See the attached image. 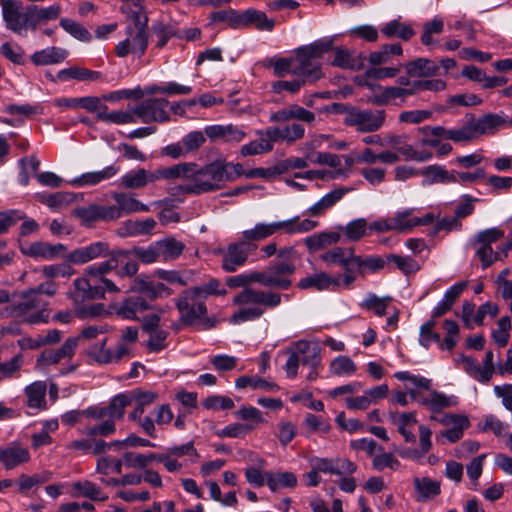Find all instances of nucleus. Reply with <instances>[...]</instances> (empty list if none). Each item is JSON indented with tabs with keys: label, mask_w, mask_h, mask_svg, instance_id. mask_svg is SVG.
Returning <instances> with one entry per match:
<instances>
[{
	"label": "nucleus",
	"mask_w": 512,
	"mask_h": 512,
	"mask_svg": "<svg viewBox=\"0 0 512 512\" xmlns=\"http://www.w3.org/2000/svg\"><path fill=\"white\" fill-rule=\"evenodd\" d=\"M189 165V172L181 177L189 178L191 183L181 186V190L188 194H202L220 189L225 182H231L242 176L243 166L240 163H231L216 160L202 168L195 163H180Z\"/></svg>",
	"instance_id": "f257e3e1"
},
{
	"label": "nucleus",
	"mask_w": 512,
	"mask_h": 512,
	"mask_svg": "<svg viewBox=\"0 0 512 512\" xmlns=\"http://www.w3.org/2000/svg\"><path fill=\"white\" fill-rule=\"evenodd\" d=\"M282 302V295L272 290H261L252 287L244 288L233 299L240 309L231 316L233 323H241L260 318L265 309L275 308Z\"/></svg>",
	"instance_id": "f03ea898"
},
{
	"label": "nucleus",
	"mask_w": 512,
	"mask_h": 512,
	"mask_svg": "<svg viewBox=\"0 0 512 512\" xmlns=\"http://www.w3.org/2000/svg\"><path fill=\"white\" fill-rule=\"evenodd\" d=\"M334 38H321L310 44L298 47L294 52L295 65L292 74L302 77L308 83H315L324 74L320 59L333 49Z\"/></svg>",
	"instance_id": "7ed1b4c3"
},
{
	"label": "nucleus",
	"mask_w": 512,
	"mask_h": 512,
	"mask_svg": "<svg viewBox=\"0 0 512 512\" xmlns=\"http://www.w3.org/2000/svg\"><path fill=\"white\" fill-rule=\"evenodd\" d=\"M128 19L130 22L125 29L126 37L116 45L115 53L121 58L129 54L141 58L145 54L149 43V19L144 8L129 11Z\"/></svg>",
	"instance_id": "20e7f679"
},
{
	"label": "nucleus",
	"mask_w": 512,
	"mask_h": 512,
	"mask_svg": "<svg viewBox=\"0 0 512 512\" xmlns=\"http://www.w3.org/2000/svg\"><path fill=\"white\" fill-rule=\"evenodd\" d=\"M386 120V111L383 109H362L356 106L345 110L344 123L355 127L361 133H374L380 130Z\"/></svg>",
	"instance_id": "39448f33"
},
{
	"label": "nucleus",
	"mask_w": 512,
	"mask_h": 512,
	"mask_svg": "<svg viewBox=\"0 0 512 512\" xmlns=\"http://www.w3.org/2000/svg\"><path fill=\"white\" fill-rule=\"evenodd\" d=\"M2 16L6 28L18 35L33 31L32 5L24 6L17 0H3Z\"/></svg>",
	"instance_id": "423d86ee"
},
{
	"label": "nucleus",
	"mask_w": 512,
	"mask_h": 512,
	"mask_svg": "<svg viewBox=\"0 0 512 512\" xmlns=\"http://www.w3.org/2000/svg\"><path fill=\"white\" fill-rule=\"evenodd\" d=\"M296 272V265L279 264L271 262L264 270L256 271V283L264 287L279 290H288L292 284V276Z\"/></svg>",
	"instance_id": "0eeeda50"
},
{
	"label": "nucleus",
	"mask_w": 512,
	"mask_h": 512,
	"mask_svg": "<svg viewBox=\"0 0 512 512\" xmlns=\"http://www.w3.org/2000/svg\"><path fill=\"white\" fill-rule=\"evenodd\" d=\"M45 306L46 303L37 295L36 290H28L23 292L21 300L14 305L13 312L32 324L47 322L49 313Z\"/></svg>",
	"instance_id": "6e6552de"
},
{
	"label": "nucleus",
	"mask_w": 512,
	"mask_h": 512,
	"mask_svg": "<svg viewBox=\"0 0 512 512\" xmlns=\"http://www.w3.org/2000/svg\"><path fill=\"white\" fill-rule=\"evenodd\" d=\"M320 259L328 266L339 265L344 269L340 280L344 283V288L349 289L356 281L354 274V249L351 247H334L320 255Z\"/></svg>",
	"instance_id": "1a4fd4ad"
},
{
	"label": "nucleus",
	"mask_w": 512,
	"mask_h": 512,
	"mask_svg": "<svg viewBox=\"0 0 512 512\" xmlns=\"http://www.w3.org/2000/svg\"><path fill=\"white\" fill-rule=\"evenodd\" d=\"M176 307L185 325H193L207 314L205 301L191 289L185 290L176 300Z\"/></svg>",
	"instance_id": "9d476101"
},
{
	"label": "nucleus",
	"mask_w": 512,
	"mask_h": 512,
	"mask_svg": "<svg viewBox=\"0 0 512 512\" xmlns=\"http://www.w3.org/2000/svg\"><path fill=\"white\" fill-rule=\"evenodd\" d=\"M107 337L89 343L86 347L87 356L98 364L117 363L130 353V348L124 343H118L114 350L106 347Z\"/></svg>",
	"instance_id": "9b49d317"
},
{
	"label": "nucleus",
	"mask_w": 512,
	"mask_h": 512,
	"mask_svg": "<svg viewBox=\"0 0 512 512\" xmlns=\"http://www.w3.org/2000/svg\"><path fill=\"white\" fill-rule=\"evenodd\" d=\"M165 98H150L142 101L134 108V114L144 123L166 122L169 120Z\"/></svg>",
	"instance_id": "f8f14e48"
},
{
	"label": "nucleus",
	"mask_w": 512,
	"mask_h": 512,
	"mask_svg": "<svg viewBox=\"0 0 512 512\" xmlns=\"http://www.w3.org/2000/svg\"><path fill=\"white\" fill-rule=\"evenodd\" d=\"M222 255L221 267L224 271L232 273L245 265L250 254H254L240 238L219 251Z\"/></svg>",
	"instance_id": "ddd939ff"
},
{
	"label": "nucleus",
	"mask_w": 512,
	"mask_h": 512,
	"mask_svg": "<svg viewBox=\"0 0 512 512\" xmlns=\"http://www.w3.org/2000/svg\"><path fill=\"white\" fill-rule=\"evenodd\" d=\"M109 251L110 247L107 242L97 241L71 251L66 259L69 263L82 265L98 258H106Z\"/></svg>",
	"instance_id": "4468645a"
},
{
	"label": "nucleus",
	"mask_w": 512,
	"mask_h": 512,
	"mask_svg": "<svg viewBox=\"0 0 512 512\" xmlns=\"http://www.w3.org/2000/svg\"><path fill=\"white\" fill-rule=\"evenodd\" d=\"M73 287L74 290L70 293V298L76 304L104 299L103 289L98 287V284H95L91 278L85 274L73 281Z\"/></svg>",
	"instance_id": "2eb2a0df"
},
{
	"label": "nucleus",
	"mask_w": 512,
	"mask_h": 512,
	"mask_svg": "<svg viewBox=\"0 0 512 512\" xmlns=\"http://www.w3.org/2000/svg\"><path fill=\"white\" fill-rule=\"evenodd\" d=\"M297 287L302 290L313 288L317 291H335L340 287L344 288V283H342L339 277H334L329 273L322 271L300 279L297 283Z\"/></svg>",
	"instance_id": "dca6fc26"
},
{
	"label": "nucleus",
	"mask_w": 512,
	"mask_h": 512,
	"mask_svg": "<svg viewBox=\"0 0 512 512\" xmlns=\"http://www.w3.org/2000/svg\"><path fill=\"white\" fill-rule=\"evenodd\" d=\"M151 308V305L143 296L133 295L124 298L115 308V313L123 319L139 321V314H142Z\"/></svg>",
	"instance_id": "f3484780"
},
{
	"label": "nucleus",
	"mask_w": 512,
	"mask_h": 512,
	"mask_svg": "<svg viewBox=\"0 0 512 512\" xmlns=\"http://www.w3.org/2000/svg\"><path fill=\"white\" fill-rule=\"evenodd\" d=\"M408 76L414 78H431L441 76L440 66L433 60L419 57L403 65Z\"/></svg>",
	"instance_id": "a211bd4d"
},
{
	"label": "nucleus",
	"mask_w": 512,
	"mask_h": 512,
	"mask_svg": "<svg viewBox=\"0 0 512 512\" xmlns=\"http://www.w3.org/2000/svg\"><path fill=\"white\" fill-rule=\"evenodd\" d=\"M130 291L143 294L151 300H155L163 294H171V290L164 283L150 280L146 276L136 277L131 284Z\"/></svg>",
	"instance_id": "6ab92c4d"
},
{
	"label": "nucleus",
	"mask_w": 512,
	"mask_h": 512,
	"mask_svg": "<svg viewBox=\"0 0 512 512\" xmlns=\"http://www.w3.org/2000/svg\"><path fill=\"white\" fill-rule=\"evenodd\" d=\"M108 206L89 204L88 206L77 207L73 210V215L79 218L83 223L89 224L98 220L111 221L115 216L114 209H108Z\"/></svg>",
	"instance_id": "aec40b11"
},
{
	"label": "nucleus",
	"mask_w": 512,
	"mask_h": 512,
	"mask_svg": "<svg viewBox=\"0 0 512 512\" xmlns=\"http://www.w3.org/2000/svg\"><path fill=\"white\" fill-rule=\"evenodd\" d=\"M274 235L271 222H257L253 227L244 230L241 233L240 240H242L247 248H250L255 253L259 246L258 243L268 239Z\"/></svg>",
	"instance_id": "412c9836"
},
{
	"label": "nucleus",
	"mask_w": 512,
	"mask_h": 512,
	"mask_svg": "<svg viewBox=\"0 0 512 512\" xmlns=\"http://www.w3.org/2000/svg\"><path fill=\"white\" fill-rule=\"evenodd\" d=\"M113 257L117 266L116 274L120 277H133L139 270V265L133 248L113 249Z\"/></svg>",
	"instance_id": "4be33fe9"
},
{
	"label": "nucleus",
	"mask_w": 512,
	"mask_h": 512,
	"mask_svg": "<svg viewBox=\"0 0 512 512\" xmlns=\"http://www.w3.org/2000/svg\"><path fill=\"white\" fill-rule=\"evenodd\" d=\"M264 134L268 136L270 143L273 145L275 142L279 141L294 143L295 141L302 139L304 137L305 129L303 125L293 123L292 125L285 126L283 128L275 126L268 127L265 129Z\"/></svg>",
	"instance_id": "5701e85b"
},
{
	"label": "nucleus",
	"mask_w": 512,
	"mask_h": 512,
	"mask_svg": "<svg viewBox=\"0 0 512 512\" xmlns=\"http://www.w3.org/2000/svg\"><path fill=\"white\" fill-rule=\"evenodd\" d=\"M334 59L330 64L345 70L358 71L363 67V59L355 50H349L343 46L334 47Z\"/></svg>",
	"instance_id": "b1692460"
},
{
	"label": "nucleus",
	"mask_w": 512,
	"mask_h": 512,
	"mask_svg": "<svg viewBox=\"0 0 512 512\" xmlns=\"http://www.w3.org/2000/svg\"><path fill=\"white\" fill-rule=\"evenodd\" d=\"M29 460L30 453L27 448L14 443L6 447H0V463L7 470L14 469Z\"/></svg>",
	"instance_id": "393cba45"
},
{
	"label": "nucleus",
	"mask_w": 512,
	"mask_h": 512,
	"mask_svg": "<svg viewBox=\"0 0 512 512\" xmlns=\"http://www.w3.org/2000/svg\"><path fill=\"white\" fill-rule=\"evenodd\" d=\"M113 199L116 205L108 206V209L116 210L115 214L117 216H115L113 220L119 219L124 214L149 211V207L146 204L141 203L138 199L125 193H115Z\"/></svg>",
	"instance_id": "a878e982"
},
{
	"label": "nucleus",
	"mask_w": 512,
	"mask_h": 512,
	"mask_svg": "<svg viewBox=\"0 0 512 512\" xmlns=\"http://www.w3.org/2000/svg\"><path fill=\"white\" fill-rule=\"evenodd\" d=\"M66 250V246L61 243L50 244L43 241L33 242L28 247L21 249L24 255L33 258H43L46 260L55 259L58 255L65 252Z\"/></svg>",
	"instance_id": "bb28decb"
},
{
	"label": "nucleus",
	"mask_w": 512,
	"mask_h": 512,
	"mask_svg": "<svg viewBox=\"0 0 512 512\" xmlns=\"http://www.w3.org/2000/svg\"><path fill=\"white\" fill-rule=\"evenodd\" d=\"M205 134L211 140L221 139L225 142L239 143L246 137V132L238 126L210 125L205 128Z\"/></svg>",
	"instance_id": "cd10ccee"
},
{
	"label": "nucleus",
	"mask_w": 512,
	"mask_h": 512,
	"mask_svg": "<svg viewBox=\"0 0 512 512\" xmlns=\"http://www.w3.org/2000/svg\"><path fill=\"white\" fill-rule=\"evenodd\" d=\"M77 346L78 339L67 338L60 348L44 351L38 361H41L44 365H55L62 360H70L74 356Z\"/></svg>",
	"instance_id": "c85d7f7f"
},
{
	"label": "nucleus",
	"mask_w": 512,
	"mask_h": 512,
	"mask_svg": "<svg viewBox=\"0 0 512 512\" xmlns=\"http://www.w3.org/2000/svg\"><path fill=\"white\" fill-rule=\"evenodd\" d=\"M189 165H173L170 167H161L156 170H147L143 168V176L145 186L154 184L162 179H175L180 178L189 172Z\"/></svg>",
	"instance_id": "c756f323"
},
{
	"label": "nucleus",
	"mask_w": 512,
	"mask_h": 512,
	"mask_svg": "<svg viewBox=\"0 0 512 512\" xmlns=\"http://www.w3.org/2000/svg\"><path fill=\"white\" fill-rule=\"evenodd\" d=\"M392 423L397 426L398 432L403 436L406 443H415L416 435L413 432L417 424L415 412L390 413Z\"/></svg>",
	"instance_id": "7c9ffc66"
},
{
	"label": "nucleus",
	"mask_w": 512,
	"mask_h": 512,
	"mask_svg": "<svg viewBox=\"0 0 512 512\" xmlns=\"http://www.w3.org/2000/svg\"><path fill=\"white\" fill-rule=\"evenodd\" d=\"M119 167L109 165L102 170L83 173L74 178L70 184L76 187L94 186L105 180L111 179L119 172Z\"/></svg>",
	"instance_id": "2f4dec72"
},
{
	"label": "nucleus",
	"mask_w": 512,
	"mask_h": 512,
	"mask_svg": "<svg viewBox=\"0 0 512 512\" xmlns=\"http://www.w3.org/2000/svg\"><path fill=\"white\" fill-rule=\"evenodd\" d=\"M413 485L416 492L415 499L418 502H426L441 493L440 482L429 477H415Z\"/></svg>",
	"instance_id": "473e14b6"
},
{
	"label": "nucleus",
	"mask_w": 512,
	"mask_h": 512,
	"mask_svg": "<svg viewBox=\"0 0 512 512\" xmlns=\"http://www.w3.org/2000/svg\"><path fill=\"white\" fill-rule=\"evenodd\" d=\"M445 425H452L451 428L443 431L440 436L447 439L450 443L459 441L464 434V430L469 427V420L466 416L447 415L441 421Z\"/></svg>",
	"instance_id": "72a5a7b5"
},
{
	"label": "nucleus",
	"mask_w": 512,
	"mask_h": 512,
	"mask_svg": "<svg viewBox=\"0 0 512 512\" xmlns=\"http://www.w3.org/2000/svg\"><path fill=\"white\" fill-rule=\"evenodd\" d=\"M468 120L472 127L475 138L478 135L491 133L494 131V129L506 123V121L500 115L492 113L486 114L478 119L471 116Z\"/></svg>",
	"instance_id": "f704fd0d"
},
{
	"label": "nucleus",
	"mask_w": 512,
	"mask_h": 512,
	"mask_svg": "<svg viewBox=\"0 0 512 512\" xmlns=\"http://www.w3.org/2000/svg\"><path fill=\"white\" fill-rule=\"evenodd\" d=\"M68 56V52L60 47H47L36 51L31 55V61L37 66L53 65L63 62Z\"/></svg>",
	"instance_id": "c9c22d12"
},
{
	"label": "nucleus",
	"mask_w": 512,
	"mask_h": 512,
	"mask_svg": "<svg viewBox=\"0 0 512 512\" xmlns=\"http://www.w3.org/2000/svg\"><path fill=\"white\" fill-rule=\"evenodd\" d=\"M349 191V188L343 187L330 191L329 193L324 195L318 202L312 205L307 210V213L313 217L322 215L326 210L333 207L337 202H339Z\"/></svg>",
	"instance_id": "e433bc0d"
},
{
	"label": "nucleus",
	"mask_w": 512,
	"mask_h": 512,
	"mask_svg": "<svg viewBox=\"0 0 512 512\" xmlns=\"http://www.w3.org/2000/svg\"><path fill=\"white\" fill-rule=\"evenodd\" d=\"M468 282H459L451 286L444 294L443 299L434 308L432 317L439 318L446 312L451 310L456 299L461 295L464 289L467 287Z\"/></svg>",
	"instance_id": "4c0bfd02"
},
{
	"label": "nucleus",
	"mask_w": 512,
	"mask_h": 512,
	"mask_svg": "<svg viewBox=\"0 0 512 512\" xmlns=\"http://www.w3.org/2000/svg\"><path fill=\"white\" fill-rule=\"evenodd\" d=\"M297 353L304 366L318 367L321 363V348L318 344L308 341H299L296 344Z\"/></svg>",
	"instance_id": "58836bf2"
},
{
	"label": "nucleus",
	"mask_w": 512,
	"mask_h": 512,
	"mask_svg": "<svg viewBox=\"0 0 512 512\" xmlns=\"http://www.w3.org/2000/svg\"><path fill=\"white\" fill-rule=\"evenodd\" d=\"M249 25H254L256 29L261 31H272L275 22L273 19L268 18L263 11L247 9L242 12V27Z\"/></svg>",
	"instance_id": "ea45409f"
},
{
	"label": "nucleus",
	"mask_w": 512,
	"mask_h": 512,
	"mask_svg": "<svg viewBox=\"0 0 512 512\" xmlns=\"http://www.w3.org/2000/svg\"><path fill=\"white\" fill-rule=\"evenodd\" d=\"M46 391L47 385L44 381H36L25 388L27 396V405L30 408L44 410L46 409Z\"/></svg>",
	"instance_id": "a19ab883"
},
{
	"label": "nucleus",
	"mask_w": 512,
	"mask_h": 512,
	"mask_svg": "<svg viewBox=\"0 0 512 512\" xmlns=\"http://www.w3.org/2000/svg\"><path fill=\"white\" fill-rule=\"evenodd\" d=\"M265 130H257L259 139L250 141L240 149V155L243 157L265 154L273 150V144L270 143L268 136L264 134Z\"/></svg>",
	"instance_id": "79ce46f5"
},
{
	"label": "nucleus",
	"mask_w": 512,
	"mask_h": 512,
	"mask_svg": "<svg viewBox=\"0 0 512 512\" xmlns=\"http://www.w3.org/2000/svg\"><path fill=\"white\" fill-rule=\"evenodd\" d=\"M156 242L162 261L177 259L185 249V244L173 237H167Z\"/></svg>",
	"instance_id": "37998d69"
},
{
	"label": "nucleus",
	"mask_w": 512,
	"mask_h": 512,
	"mask_svg": "<svg viewBox=\"0 0 512 512\" xmlns=\"http://www.w3.org/2000/svg\"><path fill=\"white\" fill-rule=\"evenodd\" d=\"M381 33L386 38H400L403 41H408L415 35L414 29L411 25L404 24L400 21V18L394 19L386 23L381 28Z\"/></svg>",
	"instance_id": "c03bdc74"
},
{
	"label": "nucleus",
	"mask_w": 512,
	"mask_h": 512,
	"mask_svg": "<svg viewBox=\"0 0 512 512\" xmlns=\"http://www.w3.org/2000/svg\"><path fill=\"white\" fill-rule=\"evenodd\" d=\"M61 11L62 9L59 4L49 7H39L32 4L33 31H36L38 26L45 25L49 21L59 18Z\"/></svg>",
	"instance_id": "a18cd8bd"
},
{
	"label": "nucleus",
	"mask_w": 512,
	"mask_h": 512,
	"mask_svg": "<svg viewBox=\"0 0 512 512\" xmlns=\"http://www.w3.org/2000/svg\"><path fill=\"white\" fill-rule=\"evenodd\" d=\"M100 78V72L78 66L62 69L57 73V79L61 81H67L69 79H76L78 81H97Z\"/></svg>",
	"instance_id": "49530a36"
},
{
	"label": "nucleus",
	"mask_w": 512,
	"mask_h": 512,
	"mask_svg": "<svg viewBox=\"0 0 512 512\" xmlns=\"http://www.w3.org/2000/svg\"><path fill=\"white\" fill-rule=\"evenodd\" d=\"M387 258L384 259L380 256H368L362 258L355 255L354 259V274L364 275L365 271L375 273L384 268Z\"/></svg>",
	"instance_id": "de8ad7c7"
},
{
	"label": "nucleus",
	"mask_w": 512,
	"mask_h": 512,
	"mask_svg": "<svg viewBox=\"0 0 512 512\" xmlns=\"http://www.w3.org/2000/svg\"><path fill=\"white\" fill-rule=\"evenodd\" d=\"M266 483L272 492L281 488H292L297 485V478L291 472L272 473L266 471Z\"/></svg>",
	"instance_id": "09e8293b"
},
{
	"label": "nucleus",
	"mask_w": 512,
	"mask_h": 512,
	"mask_svg": "<svg viewBox=\"0 0 512 512\" xmlns=\"http://www.w3.org/2000/svg\"><path fill=\"white\" fill-rule=\"evenodd\" d=\"M414 96L411 89H403L398 86H388L382 89L381 93L375 97L374 102L378 105H387L396 99L405 102L408 97Z\"/></svg>",
	"instance_id": "8fccbe9b"
},
{
	"label": "nucleus",
	"mask_w": 512,
	"mask_h": 512,
	"mask_svg": "<svg viewBox=\"0 0 512 512\" xmlns=\"http://www.w3.org/2000/svg\"><path fill=\"white\" fill-rule=\"evenodd\" d=\"M235 387L237 389H245L251 387L253 389H259L264 391L278 390V386L274 382L267 381L257 375L248 376L243 375L236 379Z\"/></svg>",
	"instance_id": "3c124183"
},
{
	"label": "nucleus",
	"mask_w": 512,
	"mask_h": 512,
	"mask_svg": "<svg viewBox=\"0 0 512 512\" xmlns=\"http://www.w3.org/2000/svg\"><path fill=\"white\" fill-rule=\"evenodd\" d=\"M134 110L132 112L129 111H113V112H107V106L103 105V110L98 111L96 114V118L99 121L105 122V123H115V124H128V123H135Z\"/></svg>",
	"instance_id": "603ef678"
},
{
	"label": "nucleus",
	"mask_w": 512,
	"mask_h": 512,
	"mask_svg": "<svg viewBox=\"0 0 512 512\" xmlns=\"http://www.w3.org/2000/svg\"><path fill=\"white\" fill-rule=\"evenodd\" d=\"M74 200L75 196L70 192H55L40 196V201L53 210H61L67 207Z\"/></svg>",
	"instance_id": "864d4df0"
},
{
	"label": "nucleus",
	"mask_w": 512,
	"mask_h": 512,
	"mask_svg": "<svg viewBox=\"0 0 512 512\" xmlns=\"http://www.w3.org/2000/svg\"><path fill=\"white\" fill-rule=\"evenodd\" d=\"M52 479V472L44 471L39 474H34L32 476H28L26 474H21L18 478L19 492L22 494H27L32 488L36 486H40Z\"/></svg>",
	"instance_id": "5fc2aeb1"
},
{
	"label": "nucleus",
	"mask_w": 512,
	"mask_h": 512,
	"mask_svg": "<svg viewBox=\"0 0 512 512\" xmlns=\"http://www.w3.org/2000/svg\"><path fill=\"white\" fill-rule=\"evenodd\" d=\"M357 370L356 364L348 356H338L333 359L329 365V371L332 375L344 377L355 374Z\"/></svg>",
	"instance_id": "6e6d98bb"
},
{
	"label": "nucleus",
	"mask_w": 512,
	"mask_h": 512,
	"mask_svg": "<svg viewBox=\"0 0 512 512\" xmlns=\"http://www.w3.org/2000/svg\"><path fill=\"white\" fill-rule=\"evenodd\" d=\"M372 467L377 471H383L386 468L397 470L400 462L392 453L385 452L380 446L373 456Z\"/></svg>",
	"instance_id": "4d7b16f0"
},
{
	"label": "nucleus",
	"mask_w": 512,
	"mask_h": 512,
	"mask_svg": "<svg viewBox=\"0 0 512 512\" xmlns=\"http://www.w3.org/2000/svg\"><path fill=\"white\" fill-rule=\"evenodd\" d=\"M73 489L79 495L93 501H105L108 499V496L102 493L99 486L88 480L73 483Z\"/></svg>",
	"instance_id": "13d9d810"
},
{
	"label": "nucleus",
	"mask_w": 512,
	"mask_h": 512,
	"mask_svg": "<svg viewBox=\"0 0 512 512\" xmlns=\"http://www.w3.org/2000/svg\"><path fill=\"white\" fill-rule=\"evenodd\" d=\"M131 405L129 395L121 393L116 395L108 406H105L107 417L112 420L121 419L124 416L125 408Z\"/></svg>",
	"instance_id": "bf43d9fd"
},
{
	"label": "nucleus",
	"mask_w": 512,
	"mask_h": 512,
	"mask_svg": "<svg viewBox=\"0 0 512 512\" xmlns=\"http://www.w3.org/2000/svg\"><path fill=\"white\" fill-rule=\"evenodd\" d=\"M75 314L78 318L94 319L108 317L111 312L106 308L103 303H93L90 305L79 306L75 309Z\"/></svg>",
	"instance_id": "052dcab7"
},
{
	"label": "nucleus",
	"mask_w": 512,
	"mask_h": 512,
	"mask_svg": "<svg viewBox=\"0 0 512 512\" xmlns=\"http://www.w3.org/2000/svg\"><path fill=\"white\" fill-rule=\"evenodd\" d=\"M504 237V231L498 227L479 231L472 239L471 245L492 246L493 243Z\"/></svg>",
	"instance_id": "680f3d73"
},
{
	"label": "nucleus",
	"mask_w": 512,
	"mask_h": 512,
	"mask_svg": "<svg viewBox=\"0 0 512 512\" xmlns=\"http://www.w3.org/2000/svg\"><path fill=\"white\" fill-rule=\"evenodd\" d=\"M457 403L455 396H447L436 390H431L429 393V410L432 412H439L442 409L455 406Z\"/></svg>",
	"instance_id": "e2e57ef3"
},
{
	"label": "nucleus",
	"mask_w": 512,
	"mask_h": 512,
	"mask_svg": "<svg viewBox=\"0 0 512 512\" xmlns=\"http://www.w3.org/2000/svg\"><path fill=\"white\" fill-rule=\"evenodd\" d=\"M204 301L211 295H226L227 291L221 287V283L218 279L212 278L208 282L201 285L190 288Z\"/></svg>",
	"instance_id": "0e129e2a"
},
{
	"label": "nucleus",
	"mask_w": 512,
	"mask_h": 512,
	"mask_svg": "<svg viewBox=\"0 0 512 512\" xmlns=\"http://www.w3.org/2000/svg\"><path fill=\"white\" fill-rule=\"evenodd\" d=\"M389 262H393L396 267L405 275H410L420 270V264L409 256L389 254L387 255V263Z\"/></svg>",
	"instance_id": "69168bd1"
},
{
	"label": "nucleus",
	"mask_w": 512,
	"mask_h": 512,
	"mask_svg": "<svg viewBox=\"0 0 512 512\" xmlns=\"http://www.w3.org/2000/svg\"><path fill=\"white\" fill-rule=\"evenodd\" d=\"M133 253L136 256L137 262L152 264L161 261L157 242L151 243L148 247L134 246Z\"/></svg>",
	"instance_id": "338daca9"
},
{
	"label": "nucleus",
	"mask_w": 512,
	"mask_h": 512,
	"mask_svg": "<svg viewBox=\"0 0 512 512\" xmlns=\"http://www.w3.org/2000/svg\"><path fill=\"white\" fill-rule=\"evenodd\" d=\"M475 250V257L481 262L483 270L490 267L494 262L502 260L500 252H495L492 246L472 245Z\"/></svg>",
	"instance_id": "774afa93"
}]
</instances>
